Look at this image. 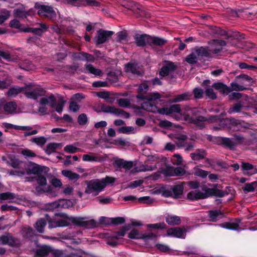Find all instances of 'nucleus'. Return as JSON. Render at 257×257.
Instances as JSON below:
<instances>
[{
  "label": "nucleus",
  "instance_id": "f257e3e1",
  "mask_svg": "<svg viewBox=\"0 0 257 257\" xmlns=\"http://www.w3.org/2000/svg\"><path fill=\"white\" fill-rule=\"evenodd\" d=\"M217 185V184H213L212 188H207L204 185L202 188V190L204 192L198 190L192 191L188 193L187 198L189 200L194 201L205 199L212 196L222 197L228 194L227 191L218 189L216 188Z\"/></svg>",
  "mask_w": 257,
  "mask_h": 257
},
{
  "label": "nucleus",
  "instance_id": "f03ea898",
  "mask_svg": "<svg viewBox=\"0 0 257 257\" xmlns=\"http://www.w3.org/2000/svg\"><path fill=\"white\" fill-rule=\"evenodd\" d=\"M85 182L86 188L85 193L92 194L93 196L98 195L106 186V182L101 179H93L86 181Z\"/></svg>",
  "mask_w": 257,
  "mask_h": 257
},
{
  "label": "nucleus",
  "instance_id": "7ed1b4c3",
  "mask_svg": "<svg viewBox=\"0 0 257 257\" xmlns=\"http://www.w3.org/2000/svg\"><path fill=\"white\" fill-rule=\"evenodd\" d=\"M35 8L38 10L37 13L40 16L46 17L52 21L56 19L57 14L51 6L36 3Z\"/></svg>",
  "mask_w": 257,
  "mask_h": 257
},
{
  "label": "nucleus",
  "instance_id": "20e7f679",
  "mask_svg": "<svg viewBox=\"0 0 257 257\" xmlns=\"http://www.w3.org/2000/svg\"><path fill=\"white\" fill-rule=\"evenodd\" d=\"M85 217H70L68 218L69 221L77 226L88 227L95 226L96 222L94 220H85Z\"/></svg>",
  "mask_w": 257,
  "mask_h": 257
},
{
  "label": "nucleus",
  "instance_id": "39448f33",
  "mask_svg": "<svg viewBox=\"0 0 257 257\" xmlns=\"http://www.w3.org/2000/svg\"><path fill=\"white\" fill-rule=\"evenodd\" d=\"M46 91L41 87L27 89L24 92L25 96L30 99H36L40 96L45 95Z\"/></svg>",
  "mask_w": 257,
  "mask_h": 257
},
{
  "label": "nucleus",
  "instance_id": "423d86ee",
  "mask_svg": "<svg viewBox=\"0 0 257 257\" xmlns=\"http://www.w3.org/2000/svg\"><path fill=\"white\" fill-rule=\"evenodd\" d=\"M114 34L113 31L100 29L97 32L96 44H101L107 42Z\"/></svg>",
  "mask_w": 257,
  "mask_h": 257
},
{
  "label": "nucleus",
  "instance_id": "0eeeda50",
  "mask_svg": "<svg viewBox=\"0 0 257 257\" xmlns=\"http://www.w3.org/2000/svg\"><path fill=\"white\" fill-rule=\"evenodd\" d=\"M187 228L183 227L170 228L167 230L166 236H171L177 238H185Z\"/></svg>",
  "mask_w": 257,
  "mask_h": 257
},
{
  "label": "nucleus",
  "instance_id": "6e6552de",
  "mask_svg": "<svg viewBox=\"0 0 257 257\" xmlns=\"http://www.w3.org/2000/svg\"><path fill=\"white\" fill-rule=\"evenodd\" d=\"M36 25L38 27L36 28H23L21 29V31L27 33H33L39 36H41L42 34L48 29V27L44 23H38Z\"/></svg>",
  "mask_w": 257,
  "mask_h": 257
},
{
  "label": "nucleus",
  "instance_id": "1a4fd4ad",
  "mask_svg": "<svg viewBox=\"0 0 257 257\" xmlns=\"http://www.w3.org/2000/svg\"><path fill=\"white\" fill-rule=\"evenodd\" d=\"M216 143L218 145H221L223 147L229 149V150H234L236 147V143L231 138L219 137L216 138Z\"/></svg>",
  "mask_w": 257,
  "mask_h": 257
},
{
  "label": "nucleus",
  "instance_id": "9d476101",
  "mask_svg": "<svg viewBox=\"0 0 257 257\" xmlns=\"http://www.w3.org/2000/svg\"><path fill=\"white\" fill-rule=\"evenodd\" d=\"M17 243L18 240L13 237L10 233L0 236V244H8L10 246H14L17 245Z\"/></svg>",
  "mask_w": 257,
  "mask_h": 257
},
{
  "label": "nucleus",
  "instance_id": "9b49d317",
  "mask_svg": "<svg viewBox=\"0 0 257 257\" xmlns=\"http://www.w3.org/2000/svg\"><path fill=\"white\" fill-rule=\"evenodd\" d=\"M241 168L242 171H246V173H244V174L250 176L255 174H257V167L256 166L252 165L248 162H241Z\"/></svg>",
  "mask_w": 257,
  "mask_h": 257
},
{
  "label": "nucleus",
  "instance_id": "f8f14e48",
  "mask_svg": "<svg viewBox=\"0 0 257 257\" xmlns=\"http://www.w3.org/2000/svg\"><path fill=\"white\" fill-rule=\"evenodd\" d=\"M113 166L118 169L123 168L125 170H130L133 167V163L132 161H125L122 159H117L113 162Z\"/></svg>",
  "mask_w": 257,
  "mask_h": 257
},
{
  "label": "nucleus",
  "instance_id": "ddd939ff",
  "mask_svg": "<svg viewBox=\"0 0 257 257\" xmlns=\"http://www.w3.org/2000/svg\"><path fill=\"white\" fill-rule=\"evenodd\" d=\"M126 71L138 76H142L144 74L143 69L137 63H128L126 65Z\"/></svg>",
  "mask_w": 257,
  "mask_h": 257
},
{
  "label": "nucleus",
  "instance_id": "4468645a",
  "mask_svg": "<svg viewBox=\"0 0 257 257\" xmlns=\"http://www.w3.org/2000/svg\"><path fill=\"white\" fill-rule=\"evenodd\" d=\"M51 251V247L48 245H42L35 251V255L37 257H47Z\"/></svg>",
  "mask_w": 257,
  "mask_h": 257
},
{
  "label": "nucleus",
  "instance_id": "2eb2a0df",
  "mask_svg": "<svg viewBox=\"0 0 257 257\" xmlns=\"http://www.w3.org/2000/svg\"><path fill=\"white\" fill-rule=\"evenodd\" d=\"M150 36L146 34H136L134 37L135 42L138 46L144 47L147 43L149 44V38H150Z\"/></svg>",
  "mask_w": 257,
  "mask_h": 257
},
{
  "label": "nucleus",
  "instance_id": "dca6fc26",
  "mask_svg": "<svg viewBox=\"0 0 257 257\" xmlns=\"http://www.w3.org/2000/svg\"><path fill=\"white\" fill-rule=\"evenodd\" d=\"M7 164L14 168L20 169L22 168L23 162L16 158L13 155H9Z\"/></svg>",
  "mask_w": 257,
  "mask_h": 257
},
{
  "label": "nucleus",
  "instance_id": "f3484780",
  "mask_svg": "<svg viewBox=\"0 0 257 257\" xmlns=\"http://www.w3.org/2000/svg\"><path fill=\"white\" fill-rule=\"evenodd\" d=\"M194 51L196 53L198 58L201 59L204 57H211V53L207 48L200 47L195 48Z\"/></svg>",
  "mask_w": 257,
  "mask_h": 257
},
{
  "label": "nucleus",
  "instance_id": "a211bd4d",
  "mask_svg": "<svg viewBox=\"0 0 257 257\" xmlns=\"http://www.w3.org/2000/svg\"><path fill=\"white\" fill-rule=\"evenodd\" d=\"M212 87L223 94L227 95L231 92L230 87L221 82L214 83Z\"/></svg>",
  "mask_w": 257,
  "mask_h": 257
},
{
  "label": "nucleus",
  "instance_id": "6ab92c4d",
  "mask_svg": "<svg viewBox=\"0 0 257 257\" xmlns=\"http://www.w3.org/2000/svg\"><path fill=\"white\" fill-rule=\"evenodd\" d=\"M185 183L182 182L181 184H177L171 187L172 190L173 197L178 198L182 195L184 190V184Z\"/></svg>",
  "mask_w": 257,
  "mask_h": 257
},
{
  "label": "nucleus",
  "instance_id": "aec40b11",
  "mask_svg": "<svg viewBox=\"0 0 257 257\" xmlns=\"http://www.w3.org/2000/svg\"><path fill=\"white\" fill-rule=\"evenodd\" d=\"M165 220L170 225H178L181 222L180 217L176 215H167L165 217Z\"/></svg>",
  "mask_w": 257,
  "mask_h": 257
},
{
  "label": "nucleus",
  "instance_id": "412c9836",
  "mask_svg": "<svg viewBox=\"0 0 257 257\" xmlns=\"http://www.w3.org/2000/svg\"><path fill=\"white\" fill-rule=\"evenodd\" d=\"M21 233L23 237L28 239H32L35 235V230L30 226L23 227Z\"/></svg>",
  "mask_w": 257,
  "mask_h": 257
},
{
  "label": "nucleus",
  "instance_id": "4be33fe9",
  "mask_svg": "<svg viewBox=\"0 0 257 257\" xmlns=\"http://www.w3.org/2000/svg\"><path fill=\"white\" fill-rule=\"evenodd\" d=\"M43 186L38 185L35 188V193L37 195H40L44 193H49L50 196H55L54 192H52V188L50 186H48L47 189H44Z\"/></svg>",
  "mask_w": 257,
  "mask_h": 257
},
{
  "label": "nucleus",
  "instance_id": "5701e85b",
  "mask_svg": "<svg viewBox=\"0 0 257 257\" xmlns=\"http://www.w3.org/2000/svg\"><path fill=\"white\" fill-rule=\"evenodd\" d=\"M206 152L204 149H198L194 153L190 154V157L193 161H199L205 157Z\"/></svg>",
  "mask_w": 257,
  "mask_h": 257
},
{
  "label": "nucleus",
  "instance_id": "b1692460",
  "mask_svg": "<svg viewBox=\"0 0 257 257\" xmlns=\"http://www.w3.org/2000/svg\"><path fill=\"white\" fill-rule=\"evenodd\" d=\"M46 225V221L45 219L41 218L38 219L34 224V227L38 232L40 233H43Z\"/></svg>",
  "mask_w": 257,
  "mask_h": 257
},
{
  "label": "nucleus",
  "instance_id": "393cba45",
  "mask_svg": "<svg viewBox=\"0 0 257 257\" xmlns=\"http://www.w3.org/2000/svg\"><path fill=\"white\" fill-rule=\"evenodd\" d=\"M187 137L184 135H178L174 138V142L178 148H184L186 146Z\"/></svg>",
  "mask_w": 257,
  "mask_h": 257
},
{
  "label": "nucleus",
  "instance_id": "a878e982",
  "mask_svg": "<svg viewBox=\"0 0 257 257\" xmlns=\"http://www.w3.org/2000/svg\"><path fill=\"white\" fill-rule=\"evenodd\" d=\"M192 94L190 92H186L182 94L175 95L172 99L173 102H179L183 101H186L191 99Z\"/></svg>",
  "mask_w": 257,
  "mask_h": 257
},
{
  "label": "nucleus",
  "instance_id": "bb28decb",
  "mask_svg": "<svg viewBox=\"0 0 257 257\" xmlns=\"http://www.w3.org/2000/svg\"><path fill=\"white\" fill-rule=\"evenodd\" d=\"M149 39V44L159 46H163L167 42L166 40L158 37L150 36Z\"/></svg>",
  "mask_w": 257,
  "mask_h": 257
},
{
  "label": "nucleus",
  "instance_id": "cd10ccee",
  "mask_svg": "<svg viewBox=\"0 0 257 257\" xmlns=\"http://www.w3.org/2000/svg\"><path fill=\"white\" fill-rule=\"evenodd\" d=\"M43 171L42 168L41 166L33 163L30 165L28 168L27 173L33 174L36 175H40Z\"/></svg>",
  "mask_w": 257,
  "mask_h": 257
},
{
  "label": "nucleus",
  "instance_id": "c85d7f7f",
  "mask_svg": "<svg viewBox=\"0 0 257 257\" xmlns=\"http://www.w3.org/2000/svg\"><path fill=\"white\" fill-rule=\"evenodd\" d=\"M142 108L147 111L152 112H156L158 110V108L153 104V102L148 100L142 103Z\"/></svg>",
  "mask_w": 257,
  "mask_h": 257
},
{
  "label": "nucleus",
  "instance_id": "c756f323",
  "mask_svg": "<svg viewBox=\"0 0 257 257\" xmlns=\"http://www.w3.org/2000/svg\"><path fill=\"white\" fill-rule=\"evenodd\" d=\"M208 216L212 221H216L222 217V213L220 210H210L208 212Z\"/></svg>",
  "mask_w": 257,
  "mask_h": 257
},
{
  "label": "nucleus",
  "instance_id": "7c9ffc66",
  "mask_svg": "<svg viewBox=\"0 0 257 257\" xmlns=\"http://www.w3.org/2000/svg\"><path fill=\"white\" fill-rule=\"evenodd\" d=\"M62 174L71 181H76L80 178V175L70 170H63Z\"/></svg>",
  "mask_w": 257,
  "mask_h": 257
},
{
  "label": "nucleus",
  "instance_id": "2f4dec72",
  "mask_svg": "<svg viewBox=\"0 0 257 257\" xmlns=\"http://www.w3.org/2000/svg\"><path fill=\"white\" fill-rule=\"evenodd\" d=\"M17 105L14 101L7 102L4 107L5 111L10 114L13 113L16 110Z\"/></svg>",
  "mask_w": 257,
  "mask_h": 257
},
{
  "label": "nucleus",
  "instance_id": "473e14b6",
  "mask_svg": "<svg viewBox=\"0 0 257 257\" xmlns=\"http://www.w3.org/2000/svg\"><path fill=\"white\" fill-rule=\"evenodd\" d=\"M194 122H192V124H195L200 129H202L204 127L205 125L204 122L207 120L206 117L201 115L197 116L196 117L194 118Z\"/></svg>",
  "mask_w": 257,
  "mask_h": 257
},
{
  "label": "nucleus",
  "instance_id": "72a5a7b5",
  "mask_svg": "<svg viewBox=\"0 0 257 257\" xmlns=\"http://www.w3.org/2000/svg\"><path fill=\"white\" fill-rule=\"evenodd\" d=\"M235 81L242 84L244 81H246L248 82L249 84H252L253 82V79L247 75L240 74L235 77Z\"/></svg>",
  "mask_w": 257,
  "mask_h": 257
},
{
  "label": "nucleus",
  "instance_id": "f704fd0d",
  "mask_svg": "<svg viewBox=\"0 0 257 257\" xmlns=\"http://www.w3.org/2000/svg\"><path fill=\"white\" fill-rule=\"evenodd\" d=\"M257 187V181H254L250 183H246L242 188L245 193L253 192L255 188Z\"/></svg>",
  "mask_w": 257,
  "mask_h": 257
},
{
  "label": "nucleus",
  "instance_id": "c9c22d12",
  "mask_svg": "<svg viewBox=\"0 0 257 257\" xmlns=\"http://www.w3.org/2000/svg\"><path fill=\"white\" fill-rule=\"evenodd\" d=\"M16 198H17L16 195L12 192H7L0 193V201L11 200Z\"/></svg>",
  "mask_w": 257,
  "mask_h": 257
},
{
  "label": "nucleus",
  "instance_id": "e433bc0d",
  "mask_svg": "<svg viewBox=\"0 0 257 257\" xmlns=\"http://www.w3.org/2000/svg\"><path fill=\"white\" fill-rule=\"evenodd\" d=\"M86 69L90 73L94 74L96 76H100L102 75V72L100 69L95 68L91 64L85 65Z\"/></svg>",
  "mask_w": 257,
  "mask_h": 257
},
{
  "label": "nucleus",
  "instance_id": "4c0bfd02",
  "mask_svg": "<svg viewBox=\"0 0 257 257\" xmlns=\"http://www.w3.org/2000/svg\"><path fill=\"white\" fill-rule=\"evenodd\" d=\"M111 113L116 116H123L125 118H128L130 116L129 113L125 112L123 110L119 108H116L113 107Z\"/></svg>",
  "mask_w": 257,
  "mask_h": 257
},
{
  "label": "nucleus",
  "instance_id": "58836bf2",
  "mask_svg": "<svg viewBox=\"0 0 257 257\" xmlns=\"http://www.w3.org/2000/svg\"><path fill=\"white\" fill-rule=\"evenodd\" d=\"M198 57L193 51L191 54L187 55L185 58V61L190 64H194L197 62Z\"/></svg>",
  "mask_w": 257,
  "mask_h": 257
},
{
  "label": "nucleus",
  "instance_id": "ea45409f",
  "mask_svg": "<svg viewBox=\"0 0 257 257\" xmlns=\"http://www.w3.org/2000/svg\"><path fill=\"white\" fill-rule=\"evenodd\" d=\"M23 91V88L18 86L11 87L7 92L9 96H16Z\"/></svg>",
  "mask_w": 257,
  "mask_h": 257
},
{
  "label": "nucleus",
  "instance_id": "a19ab883",
  "mask_svg": "<svg viewBox=\"0 0 257 257\" xmlns=\"http://www.w3.org/2000/svg\"><path fill=\"white\" fill-rule=\"evenodd\" d=\"M243 107V105L241 104L240 103H235L232 105V106L230 107L227 112L229 114H232L233 113L239 112L241 111L242 108Z\"/></svg>",
  "mask_w": 257,
  "mask_h": 257
},
{
  "label": "nucleus",
  "instance_id": "79ce46f5",
  "mask_svg": "<svg viewBox=\"0 0 257 257\" xmlns=\"http://www.w3.org/2000/svg\"><path fill=\"white\" fill-rule=\"evenodd\" d=\"M46 138L44 137H33L31 139L30 141L35 143L38 146H42L46 143Z\"/></svg>",
  "mask_w": 257,
  "mask_h": 257
},
{
  "label": "nucleus",
  "instance_id": "37998d69",
  "mask_svg": "<svg viewBox=\"0 0 257 257\" xmlns=\"http://www.w3.org/2000/svg\"><path fill=\"white\" fill-rule=\"evenodd\" d=\"M66 102V100H64L63 97L59 98L58 99V102L55 107V111L58 113H61L63 111V107Z\"/></svg>",
  "mask_w": 257,
  "mask_h": 257
},
{
  "label": "nucleus",
  "instance_id": "c03bdc74",
  "mask_svg": "<svg viewBox=\"0 0 257 257\" xmlns=\"http://www.w3.org/2000/svg\"><path fill=\"white\" fill-rule=\"evenodd\" d=\"M58 146V144L50 143L47 145L46 148L45 149V151L48 155H50L52 153L54 152Z\"/></svg>",
  "mask_w": 257,
  "mask_h": 257
},
{
  "label": "nucleus",
  "instance_id": "a18cd8bd",
  "mask_svg": "<svg viewBox=\"0 0 257 257\" xmlns=\"http://www.w3.org/2000/svg\"><path fill=\"white\" fill-rule=\"evenodd\" d=\"M147 226L148 227L157 229H163L167 228V225L164 222L154 224H148Z\"/></svg>",
  "mask_w": 257,
  "mask_h": 257
},
{
  "label": "nucleus",
  "instance_id": "49530a36",
  "mask_svg": "<svg viewBox=\"0 0 257 257\" xmlns=\"http://www.w3.org/2000/svg\"><path fill=\"white\" fill-rule=\"evenodd\" d=\"M77 122L81 125H84L88 122V117L85 113L79 114L77 118Z\"/></svg>",
  "mask_w": 257,
  "mask_h": 257
},
{
  "label": "nucleus",
  "instance_id": "de8ad7c7",
  "mask_svg": "<svg viewBox=\"0 0 257 257\" xmlns=\"http://www.w3.org/2000/svg\"><path fill=\"white\" fill-rule=\"evenodd\" d=\"M142 233L137 229H134L128 233V237L131 239H141Z\"/></svg>",
  "mask_w": 257,
  "mask_h": 257
},
{
  "label": "nucleus",
  "instance_id": "09e8293b",
  "mask_svg": "<svg viewBox=\"0 0 257 257\" xmlns=\"http://www.w3.org/2000/svg\"><path fill=\"white\" fill-rule=\"evenodd\" d=\"M230 85H231V88H230L231 91H233V90L236 91H243L246 89L243 85H239V84H238V82H237V81L232 82L230 84Z\"/></svg>",
  "mask_w": 257,
  "mask_h": 257
},
{
  "label": "nucleus",
  "instance_id": "8fccbe9b",
  "mask_svg": "<svg viewBox=\"0 0 257 257\" xmlns=\"http://www.w3.org/2000/svg\"><path fill=\"white\" fill-rule=\"evenodd\" d=\"M14 13L15 16L16 17L24 18H26L28 15L29 13L26 11H24L21 9H17L14 10Z\"/></svg>",
  "mask_w": 257,
  "mask_h": 257
},
{
  "label": "nucleus",
  "instance_id": "3c124183",
  "mask_svg": "<svg viewBox=\"0 0 257 257\" xmlns=\"http://www.w3.org/2000/svg\"><path fill=\"white\" fill-rule=\"evenodd\" d=\"M127 40V33L125 31H120L117 33V41L121 42Z\"/></svg>",
  "mask_w": 257,
  "mask_h": 257
},
{
  "label": "nucleus",
  "instance_id": "603ef678",
  "mask_svg": "<svg viewBox=\"0 0 257 257\" xmlns=\"http://www.w3.org/2000/svg\"><path fill=\"white\" fill-rule=\"evenodd\" d=\"M146 97L148 101L153 102L161 97V94L157 92H153L150 93Z\"/></svg>",
  "mask_w": 257,
  "mask_h": 257
},
{
  "label": "nucleus",
  "instance_id": "864d4df0",
  "mask_svg": "<svg viewBox=\"0 0 257 257\" xmlns=\"http://www.w3.org/2000/svg\"><path fill=\"white\" fill-rule=\"evenodd\" d=\"M125 234V233L124 232V231L121 228L119 231L112 232L110 237L114 239H119L123 237Z\"/></svg>",
  "mask_w": 257,
  "mask_h": 257
},
{
  "label": "nucleus",
  "instance_id": "5fc2aeb1",
  "mask_svg": "<svg viewBox=\"0 0 257 257\" xmlns=\"http://www.w3.org/2000/svg\"><path fill=\"white\" fill-rule=\"evenodd\" d=\"M194 173L195 175L199 176L203 178H205L208 174L207 171H206L199 168H195Z\"/></svg>",
  "mask_w": 257,
  "mask_h": 257
},
{
  "label": "nucleus",
  "instance_id": "6e6d98bb",
  "mask_svg": "<svg viewBox=\"0 0 257 257\" xmlns=\"http://www.w3.org/2000/svg\"><path fill=\"white\" fill-rule=\"evenodd\" d=\"M79 150V148L74 147L72 145H67L64 148V150L66 152L71 154L75 153L78 152Z\"/></svg>",
  "mask_w": 257,
  "mask_h": 257
},
{
  "label": "nucleus",
  "instance_id": "4d7b16f0",
  "mask_svg": "<svg viewBox=\"0 0 257 257\" xmlns=\"http://www.w3.org/2000/svg\"><path fill=\"white\" fill-rule=\"evenodd\" d=\"M0 56L9 62H12L14 61V59L11 57L10 53L9 51H3L0 50Z\"/></svg>",
  "mask_w": 257,
  "mask_h": 257
},
{
  "label": "nucleus",
  "instance_id": "13d9d810",
  "mask_svg": "<svg viewBox=\"0 0 257 257\" xmlns=\"http://www.w3.org/2000/svg\"><path fill=\"white\" fill-rule=\"evenodd\" d=\"M65 3L74 7H80L82 4V0H64Z\"/></svg>",
  "mask_w": 257,
  "mask_h": 257
},
{
  "label": "nucleus",
  "instance_id": "bf43d9fd",
  "mask_svg": "<svg viewBox=\"0 0 257 257\" xmlns=\"http://www.w3.org/2000/svg\"><path fill=\"white\" fill-rule=\"evenodd\" d=\"M206 95L209 98L214 100L216 98V95L213 90L211 88H208L205 91Z\"/></svg>",
  "mask_w": 257,
  "mask_h": 257
},
{
  "label": "nucleus",
  "instance_id": "052dcab7",
  "mask_svg": "<svg viewBox=\"0 0 257 257\" xmlns=\"http://www.w3.org/2000/svg\"><path fill=\"white\" fill-rule=\"evenodd\" d=\"M233 136L232 139L236 143V146L244 142L245 139L242 135L234 134Z\"/></svg>",
  "mask_w": 257,
  "mask_h": 257
},
{
  "label": "nucleus",
  "instance_id": "680f3d73",
  "mask_svg": "<svg viewBox=\"0 0 257 257\" xmlns=\"http://www.w3.org/2000/svg\"><path fill=\"white\" fill-rule=\"evenodd\" d=\"M96 200L100 204H107L111 202V198L109 197H102L99 196L96 198Z\"/></svg>",
  "mask_w": 257,
  "mask_h": 257
},
{
  "label": "nucleus",
  "instance_id": "e2e57ef3",
  "mask_svg": "<svg viewBox=\"0 0 257 257\" xmlns=\"http://www.w3.org/2000/svg\"><path fill=\"white\" fill-rule=\"evenodd\" d=\"M82 159L84 161L96 162L98 160V158L89 154H84L83 155Z\"/></svg>",
  "mask_w": 257,
  "mask_h": 257
},
{
  "label": "nucleus",
  "instance_id": "0e129e2a",
  "mask_svg": "<svg viewBox=\"0 0 257 257\" xmlns=\"http://www.w3.org/2000/svg\"><path fill=\"white\" fill-rule=\"evenodd\" d=\"M125 218L122 217H117L111 218V223L114 225H118L124 223Z\"/></svg>",
  "mask_w": 257,
  "mask_h": 257
},
{
  "label": "nucleus",
  "instance_id": "69168bd1",
  "mask_svg": "<svg viewBox=\"0 0 257 257\" xmlns=\"http://www.w3.org/2000/svg\"><path fill=\"white\" fill-rule=\"evenodd\" d=\"M9 26L11 28L18 29L21 31V29L22 28H21V24L19 20L16 19L12 20L10 21L9 23Z\"/></svg>",
  "mask_w": 257,
  "mask_h": 257
},
{
  "label": "nucleus",
  "instance_id": "338daca9",
  "mask_svg": "<svg viewBox=\"0 0 257 257\" xmlns=\"http://www.w3.org/2000/svg\"><path fill=\"white\" fill-rule=\"evenodd\" d=\"M54 100V96L53 94H51L48 97H42L40 100V103L42 105L48 104L50 103L51 100Z\"/></svg>",
  "mask_w": 257,
  "mask_h": 257
},
{
  "label": "nucleus",
  "instance_id": "774afa93",
  "mask_svg": "<svg viewBox=\"0 0 257 257\" xmlns=\"http://www.w3.org/2000/svg\"><path fill=\"white\" fill-rule=\"evenodd\" d=\"M180 104H173L169 107L170 114L173 113H180L181 111Z\"/></svg>",
  "mask_w": 257,
  "mask_h": 257
}]
</instances>
